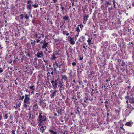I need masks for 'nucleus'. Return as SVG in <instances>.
Returning <instances> with one entry per match:
<instances>
[{
	"instance_id": "1",
	"label": "nucleus",
	"mask_w": 134,
	"mask_h": 134,
	"mask_svg": "<svg viewBox=\"0 0 134 134\" xmlns=\"http://www.w3.org/2000/svg\"><path fill=\"white\" fill-rule=\"evenodd\" d=\"M24 18L28 20H29V16L27 14L23 13L15 18L16 20L20 24L24 23L25 21H24Z\"/></svg>"
},
{
	"instance_id": "2",
	"label": "nucleus",
	"mask_w": 134,
	"mask_h": 134,
	"mask_svg": "<svg viewBox=\"0 0 134 134\" xmlns=\"http://www.w3.org/2000/svg\"><path fill=\"white\" fill-rule=\"evenodd\" d=\"M61 52V51L59 49L54 50L53 53L51 55L50 60L52 61L55 60L60 56Z\"/></svg>"
},
{
	"instance_id": "3",
	"label": "nucleus",
	"mask_w": 134,
	"mask_h": 134,
	"mask_svg": "<svg viewBox=\"0 0 134 134\" xmlns=\"http://www.w3.org/2000/svg\"><path fill=\"white\" fill-rule=\"evenodd\" d=\"M32 99L30 98L29 94H25L23 101V107L25 108H27L28 105H30L32 101Z\"/></svg>"
},
{
	"instance_id": "4",
	"label": "nucleus",
	"mask_w": 134,
	"mask_h": 134,
	"mask_svg": "<svg viewBox=\"0 0 134 134\" xmlns=\"http://www.w3.org/2000/svg\"><path fill=\"white\" fill-rule=\"evenodd\" d=\"M32 99L30 98L29 94H25L23 101V107L25 108H27L28 105H30L32 101Z\"/></svg>"
},
{
	"instance_id": "5",
	"label": "nucleus",
	"mask_w": 134,
	"mask_h": 134,
	"mask_svg": "<svg viewBox=\"0 0 134 134\" xmlns=\"http://www.w3.org/2000/svg\"><path fill=\"white\" fill-rule=\"evenodd\" d=\"M53 65L54 68V71H57L56 69L58 67L60 68L59 70H60V68L62 66V64L58 60H57L53 63Z\"/></svg>"
},
{
	"instance_id": "6",
	"label": "nucleus",
	"mask_w": 134,
	"mask_h": 134,
	"mask_svg": "<svg viewBox=\"0 0 134 134\" xmlns=\"http://www.w3.org/2000/svg\"><path fill=\"white\" fill-rule=\"evenodd\" d=\"M71 99L73 102L75 103L76 105L75 107H76L77 109L80 108L79 105L78 104V100H77L76 96L75 95H73Z\"/></svg>"
},
{
	"instance_id": "7",
	"label": "nucleus",
	"mask_w": 134,
	"mask_h": 134,
	"mask_svg": "<svg viewBox=\"0 0 134 134\" xmlns=\"http://www.w3.org/2000/svg\"><path fill=\"white\" fill-rule=\"evenodd\" d=\"M49 43L48 42H46V39H44L43 41V45L42 46V49H44L45 48L47 47Z\"/></svg>"
},
{
	"instance_id": "8",
	"label": "nucleus",
	"mask_w": 134,
	"mask_h": 134,
	"mask_svg": "<svg viewBox=\"0 0 134 134\" xmlns=\"http://www.w3.org/2000/svg\"><path fill=\"white\" fill-rule=\"evenodd\" d=\"M36 57L38 58H42L43 56V52L41 51L37 52L36 54Z\"/></svg>"
},
{
	"instance_id": "9",
	"label": "nucleus",
	"mask_w": 134,
	"mask_h": 134,
	"mask_svg": "<svg viewBox=\"0 0 134 134\" xmlns=\"http://www.w3.org/2000/svg\"><path fill=\"white\" fill-rule=\"evenodd\" d=\"M39 120L43 122V121H45L46 120V116H42L41 115V113H40V114L38 117Z\"/></svg>"
},
{
	"instance_id": "10",
	"label": "nucleus",
	"mask_w": 134,
	"mask_h": 134,
	"mask_svg": "<svg viewBox=\"0 0 134 134\" xmlns=\"http://www.w3.org/2000/svg\"><path fill=\"white\" fill-rule=\"evenodd\" d=\"M39 33L37 31L34 30L33 31V35L35 39L37 38L38 37V36Z\"/></svg>"
},
{
	"instance_id": "11",
	"label": "nucleus",
	"mask_w": 134,
	"mask_h": 134,
	"mask_svg": "<svg viewBox=\"0 0 134 134\" xmlns=\"http://www.w3.org/2000/svg\"><path fill=\"white\" fill-rule=\"evenodd\" d=\"M51 83L52 84V86L53 88H55L57 87V81L56 80L54 81L53 80L51 81Z\"/></svg>"
},
{
	"instance_id": "12",
	"label": "nucleus",
	"mask_w": 134,
	"mask_h": 134,
	"mask_svg": "<svg viewBox=\"0 0 134 134\" xmlns=\"http://www.w3.org/2000/svg\"><path fill=\"white\" fill-rule=\"evenodd\" d=\"M53 92L52 91V93L50 94V97L51 98H54V96L56 95V93L57 92V90H55L54 91L52 90Z\"/></svg>"
},
{
	"instance_id": "13",
	"label": "nucleus",
	"mask_w": 134,
	"mask_h": 134,
	"mask_svg": "<svg viewBox=\"0 0 134 134\" xmlns=\"http://www.w3.org/2000/svg\"><path fill=\"white\" fill-rule=\"evenodd\" d=\"M70 43L72 45H74L75 43L74 38L72 37H71L70 38L69 40Z\"/></svg>"
},
{
	"instance_id": "14",
	"label": "nucleus",
	"mask_w": 134,
	"mask_h": 134,
	"mask_svg": "<svg viewBox=\"0 0 134 134\" xmlns=\"http://www.w3.org/2000/svg\"><path fill=\"white\" fill-rule=\"evenodd\" d=\"M88 100V99L86 97H85V99H82L81 100V102L82 103H84L86 102L87 103Z\"/></svg>"
},
{
	"instance_id": "15",
	"label": "nucleus",
	"mask_w": 134,
	"mask_h": 134,
	"mask_svg": "<svg viewBox=\"0 0 134 134\" xmlns=\"http://www.w3.org/2000/svg\"><path fill=\"white\" fill-rule=\"evenodd\" d=\"M21 105L20 103L19 104H16L14 106V107L15 109H19L20 108V107Z\"/></svg>"
},
{
	"instance_id": "16",
	"label": "nucleus",
	"mask_w": 134,
	"mask_h": 134,
	"mask_svg": "<svg viewBox=\"0 0 134 134\" xmlns=\"http://www.w3.org/2000/svg\"><path fill=\"white\" fill-rule=\"evenodd\" d=\"M105 105V106L106 108H108V104L109 103L107 101V99H106V101L104 102V104Z\"/></svg>"
},
{
	"instance_id": "17",
	"label": "nucleus",
	"mask_w": 134,
	"mask_h": 134,
	"mask_svg": "<svg viewBox=\"0 0 134 134\" xmlns=\"http://www.w3.org/2000/svg\"><path fill=\"white\" fill-rule=\"evenodd\" d=\"M62 79H63L64 81H66L68 79V77L67 76L65 75H62Z\"/></svg>"
},
{
	"instance_id": "18",
	"label": "nucleus",
	"mask_w": 134,
	"mask_h": 134,
	"mask_svg": "<svg viewBox=\"0 0 134 134\" xmlns=\"http://www.w3.org/2000/svg\"><path fill=\"white\" fill-rule=\"evenodd\" d=\"M83 20L85 22L87 20H88L87 18L89 17V16L88 15H87V16H86V15H85L83 16Z\"/></svg>"
},
{
	"instance_id": "19",
	"label": "nucleus",
	"mask_w": 134,
	"mask_h": 134,
	"mask_svg": "<svg viewBox=\"0 0 134 134\" xmlns=\"http://www.w3.org/2000/svg\"><path fill=\"white\" fill-rule=\"evenodd\" d=\"M117 79L118 80V82L119 83H121L123 81V80L122 78H120V77H118L117 78Z\"/></svg>"
},
{
	"instance_id": "20",
	"label": "nucleus",
	"mask_w": 134,
	"mask_h": 134,
	"mask_svg": "<svg viewBox=\"0 0 134 134\" xmlns=\"http://www.w3.org/2000/svg\"><path fill=\"white\" fill-rule=\"evenodd\" d=\"M28 4V5H27V8L28 10H31L32 9V5L31 4Z\"/></svg>"
},
{
	"instance_id": "21",
	"label": "nucleus",
	"mask_w": 134,
	"mask_h": 134,
	"mask_svg": "<svg viewBox=\"0 0 134 134\" xmlns=\"http://www.w3.org/2000/svg\"><path fill=\"white\" fill-rule=\"evenodd\" d=\"M129 102L131 103H134V98H130L129 100Z\"/></svg>"
},
{
	"instance_id": "22",
	"label": "nucleus",
	"mask_w": 134,
	"mask_h": 134,
	"mask_svg": "<svg viewBox=\"0 0 134 134\" xmlns=\"http://www.w3.org/2000/svg\"><path fill=\"white\" fill-rule=\"evenodd\" d=\"M63 18L66 21L67 20H68V21L69 20V17L68 16H64L63 17Z\"/></svg>"
},
{
	"instance_id": "23",
	"label": "nucleus",
	"mask_w": 134,
	"mask_h": 134,
	"mask_svg": "<svg viewBox=\"0 0 134 134\" xmlns=\"http://www.w3.org/2000/svg\"><path fill=\"white\" fill-rule=\"evenodd\" d=\"M129 46L130 48H132L133 47V43L132 42H129Z\"/></svg>"
},
{
	"instance_id": "24",
	"label": "nucleus",
	"mask_w": 134,
	"mask_h": 134,
	"mask_svg": "<svg viewBox=\"0 0 134 134\" xmlns=\"http://www.w3.org/2000/svg\"><path fill=\"white\" fill-rule=\"evenodd\" d=\"M91 39H92V38H91V39H90V38H89L88 40H87V42L88 43V44L90 45L92 44L91 42Z\"/></svg>"
},
{
	"instance_id": "25",
	"label": "nucleus",
	"mask_w": 134,
	"mask_h": 134,
	"mask_svg": "<svg viewBox=\"0 0 134 134\" xmlns=\"http://www.w3.org/2000/svg\"><path fill=\"white\" fill-rule=\"evenodd\" d=\"M49 131L52 134H57V132L56 131H54L53 130L50 129Z\"/></svg>"
},
{
	"instance_id": "26",
	"label": "nucleus",
	"mask_w": 134,
	"mask_h": 134,
	"mask_svg": "<svg viewBox=\"0 0 134 134\" xmlns=\"http://www.w3.org/2000/svg\"><path fill=\"white\" fill-rule=\"evenodd\" d=\"M57 112L58 114L62 115L63 112V111L62 109H59V110L57 111Z\"/></svg>"
},
{
	"instance_id": "27",
	"label": "nucleus",
	"mask_w": 134,
	"mask_h": 134,
	"mask_svg": "<svg viewBox=\"0 0 134 134\" xmlns=\"http://www.w3.org/2000/svg\"><path fill=\"white\" fill-rule=\"evenodd\" d=\"M105 4L107 5H110L111 3L110 2H109L108 1H107V0L105 1Z\"/></svg>"
},
{
	"instance_id": "28",
	"label": "nucleus",
	"mask_w": 134,
	"mask_h": 134,
	"mask_svg": "<svg viewBox=\"0 0 134 134\" xmlns=\"http://www.w3.org/2000/svg\"><path fill=\"white\" fill-rule=\"evenodd\" d=\"M32 5L35 8H37L38 7V4L37 2H36L34 4H33Z\"/></svg>"
},
{
	"instance_id": "29",
	"label": "nucleus",
	"mask_w": 134,
	"mask_h": 134,
	"mask_svg": "<svg viewBox=\"0 0 134 134\" xmlns=\"http://www.w3.org/2000/svg\"><path fill=\"white\" fill-rule=\"evenodd\" d=\"M34 87H35L34 86V85H32V86H31L29 87V88L30 89V90H32L33 91H34V90H35V89Z\"/></svg>"
},
{
	"instance_id": "30",
	"label": "nucleus",
	"mask_w": 134,
	"mask_h": 134,
	"mask_svg": "<svg viewBox=\"0 0 134 134\" xmlns=\"http://www.w3.org/2000/svg\"><path fill=\"white\" fill-rule=\"evenodd\" d=\"M38 108V105L37 103L35 104L33 106V109H37Z\"/></svg>"
},
{
	"instance_id": "31",
	"label": "nucleus",
	"mask_w": 134,
	"mask_h": 134,
	"mask_svg": "<svg viewBox=\"0 0 134 134\" xmlns=\"http://www.w3.org/2000/svg\"><path fill=\"white\" fill-rule=\"evenodd\" d=\"M123 78L125 80H127L128 78V77L127 75H124L123 76Z\"/></svg>"
},
{
	"instance_id": "32",
	"label": "nucleus",
	"mask_w": 134,
	"mask_h": 134,
	"mask_svg": "<svg viewBox=\"0 0 134 134\" xmlns=\"http://www.w3.org/2000/svg\"><path fill=\"white\" fill-rule=\"evenodd\" d=\"M36 42V41L34 40L33 41L31 42V45L33 47H34V46H35V44Z\"/></svg>"
},
{
	"instance_id": "33",
	"label": "nucleus",
	"mask_w": 134,
	"mask_h": 134,
	"mask_svg": "<svg viewBox=\"0 0 134 134\" xmlns=\"http://www.w3.org/2000/svg\"><path fill=\"white\" fill-rule=\"evenodd\" d=\"M79 26H78V27H77L76 30H75V31H76L77 32H78V33H79L80 32V29H79Z\"/></svg>"
},
{
	"instance_id": "34",
	"label": "nucleus",
	"mask_w": 134,
	"mask_h": 134,
	"mask_svg": "<svg viewBox=\"0 0 134 134\" xmlns=\"http://www.w3.org/2000/svg\"><path fill=\"white\" fill-rule=\"evenodd\" d=\"M113 50L114 51H115L117 50V47L116 45H114L113 47L112 48Z\"/></svg>"
},
{
	"instance_id": "35",
	"label": "nucleus",
	"mask_w": 134,
	"mask_h": 134,
	"mask_svg": "<svg viewBox=\"0 0 134 134\" xmlns=\"http://www.w3.org/2000/svg\"><path fill=\"white\" fill-rule=\"evenodd\" d=\"M82 10H83V13H84L85 12V10L86 9V7H84V6H82Z\"/></svg>"
},
{
	"instance_id": "36",
	"label": "nucleus",
	"mask_w": 134,
	"mask_h": 134,
	"mask_svg": "<svg viewBox=\"0 0 134 134\" xmlns=\"http://www.w3.org/2000/svg\"><path fill=\"white\" fill-rule=\"evenodd\" d=\"M25 97V96L22 95L21 96H20V97L19 98V100H23V99H24Z\"/></svg>"
},
{
	"instance_id": "37",
	"label": "nucleus",
	"mask_w": 134,
	"mask_h": 134,
	"mask_svg": "<svg viewBox=\"0 0 134 134\" xmlns=\"http://www.w3.org/2000/svg\"><path fill=\"white\" fill-rule=\"evenodd\" d=\"M77 26H79V27H80V28L81 29V30H82L83 28V27L84 26L82 24L80 25H78Z\"/></svg>"
},
{
	"instance_id": "38",
	"label": "nucleus",
	"mask_w": 134,
	"mask_h": 134,
	"mask_svg": "<svg viewBox=\"0 0 134 134\" xmlns=\"http://www.w3.org/2000/svg\"><path fill=\"white\" fill-rule=\"evenodd\" d=\"M42 121H41L39 120L38 121V126H41L42 125Z\"/></svg>"
},
{
	"instance_id": "39",
	"label": "nucleus",
	"mask_w": 134,
	"mask_h": 134,
	"mask_svg": "<svg viewBox=\"0 0 134 134\" xmlns=\"http://www.w3.org/2000/svg\"><path fill=\"white\" fill-rule=\"evenodd\" d=\"M108 87V86L107 85V86H106V87L104 89H103L104 90V91L105 92H107L108 91V88H107Z\"/></svg>"
},
{
	"instance_id": "40",
	"label": "nucleus",
	"mask_w": 134,
	"mask_h": 134,
	"mask_svg": "<svg viewBox=\"0 0 134 134\" xmlns=\"http://www.w3.org/2000/svg\"><path fill=\"white\" fill-rule=\"evenodd\" d=\"M25 53H26V56H27L29 58L30 57V54L29 52H25Z\"/></svg>"
},
{
	"instance_id": "41",
	"label": "nucleus",
	"mask_w": 134,
	"mask_h": 134,
	"mask_svg": "<svg viewBox=\"0 0 134 134\" xmlns=\"http://www.w3.org/2000/svg\"><path fill=\"white\" fill-rule=\"evenodd\" d=\"M33 0H27L26 3L27 4H30L32 1Z\"/></svg>"
},
{
	"instance_id": "42",
	"label": "nucleus",
	"mask_w": 134,
	"mask_h": 134,
	"mask_svg": "<svg viewBox=\"0 0 134 134\" xmlns=\"http://www.w3.org/2000/svg\"><path fill=\"white\" fill-rule=\"evenodd\" d=\"M125 99L126 100H128L130 99V97L128 96H126L125 97Z\"/></svg>"
},
{
	"instance_id": "43",
	"label": "nucleus",
	"mask_w": 134,
	"mask_h": 134,
	"mask_svg": "<svg viewBox=\"0 0 134 134\" xmlns=\"http://www.w3.org/2000/svg\"><path fill=\"white\" fill-rule=\"evenodd\" d=\"M82 42L84 41L85 40V37L84 36H82L80 38Z\"/></svg>"
},
{
	"instance_id": "44",
	"label": "nucleus",
	"mask_w": 134,
	"mask_h": 134,
	"mask_svg": "<svg viewBox=\"0 0 134 134\" xmlns=\"http://www.w3.org/2000/svg\"><path fill=\"white\" fill-rule=\"evenodd\" d=\"M125 125H127V126H130L131 125L130 122H128L126 123L125 124Z\"/></svg>"
},
{
	"instance_id": "45",
	"label": "nucleus",
	"mask_w": 134,
	"mask_h": 134,
	"mask_svg": "<svg viewBox=\"0 0 134 134\" xmlns=\"http://www.w3.org/2000/svg\"><path fill=\"white\" fill-rule=\"evenodd\" d=\"M77 71L79 73H81L82 71L79 68L77 69Z\"/></svg>"
},
{
	"instance_id": "46",
	"label": "nucleus",
	"mask_w": 134,
	"mask_h": 134,
	"mask_svg": "<svg viewBox=\"0 0 134 134\" xmlns=\"http://www.w3.org/2000/svg\"><path fill=\"white\" fill-rule=\"evenodd\" d=\"M113 9V7H112L111 6V7H109L108 8V11H109V12H110V10H112Z\"/></svg>"
},
{
	"instance_id": "47",
	"label": "nucleus",
	"mask_w": 134,
	"mask_h": 134,
	"mask_svg": "<svg viewBox=\"0 0 134 134\" xmlns=\"http://www.w3.org/2000/svg\"><path fill=\"white\" fill-rule=\"evenodd\" d=\"M73 83H72L74 85L76 84V82L75 80L74 79L72 81Z\"/></svg>"
},
{
	"instance_id": "48",
	"label": "nucleus",
	"mask_w": 134,
	"mask_h": 134,
	"mask_svg": "<svg viewBox=\"0 0 134 134\" xmlns=\"http://www.w3.org/2000/svg\"><path fill=\"white\" fill-rule=\"evenodd\" d=\"M130 108V109H134V108L133 107H131V105H127V108Z\"/></svg>"
},
{
	"instance_id": "49",
	"label": "nucleus",
	"mask_w": 134,
	"mask_h": 134,
	"mask_svg": "<svg viewBox=\"0 0 134 134\" xmlns=\"http://www.w3.org/2000/svg\"><path fill=\"white\" fill-rule=\"evenodd\" d=\"M41 36V37L42 38H44V32L43 31L42 32V33L40 34Z\"/></svg>"
},
{
	"instance_id": "50",
	"label": "nucleus",
	"mask_w": 134,
	"mask_h": 134,
	"mask_svg": "<svg viewBox=\"0 0 134 134\" xmlns=\"http://www.w3.org/2000/svg\"><path fill=\"white\" fill-rule=\"evenodd\" d=\"M76 63L75 62H73L72 63V65L73 67H74L76 65Z\"/></svg>"
},
{
	"instance_id": "51",
	"label": "nucleus",
	"mask_w": 134,
	"mask_h": 134,
	"mask_svg": "<svg viewBox=\"0 0 134 134\" xmlns=\"http://www.w3.org/2000/svg\"><path fill=\"white\" fill-rule=\"evenodd\" d=\"M1 37L3 38H4L5 37L6 40H7V37L6 36L4 37L2 35L1 36Z\"/></svg>"
},
{
	"instance_id": "52",
	"label": "nucleus",
	"mask_w": 134,
	"mask_h": 134,
	"mask_svg": "<svg viewBox=\"0 0 134 134\" xmlns=\"http://www.w3.org/2000/svg\"><path fill=\"white\" fill-rule=\"evenodd\" d=\"M120 69L121 70V71L122 72H124V70H125V69H124L123 68H120Z\"/></svg>"
},
{
	"instance_id": "53",
	"label": "nucleus",
	"mask_w": 134,
	"mask_h": 134,
	"mask_svg": "<svg viewBox=\"0 0 134 134\" xmlns=\"http://www.w3.org/2000/svg\"><path fill=\"white\" fill-rule=\"evenodd\" d=\"M54 42H57L59 41V40L58 39H55L54 40Z\"/></svg>"
},
{
	"instance_id": "54",
	"label": "nucleus",
	"mask_w": 134,
	"mask_h": 134,
	"mask_svg": "<svg viewBox=\"0 0 134 134\" xmlns=\"http://www.w3.org/2000/svg\"><path fill=\"white\" fill-rule=\"evenodd\" d=\"M67 31H63V32H62V33L64 35H65V34H66V33H67Z\"/></svg>"
},
{
	"instance_id": "55",
	"label": "nucleus",
	"mask_w": 134,
	"mask_h": 134,
	"mask_svg": "<svg viewBox=\"0 0 134 134\" xmlns=\"http://www.w3.org/2000/svg\"><path fill=\"white\" fill-rule=\"evenodd\" d=\"M28 115H29V119L31 120V119H32V118L31 117V114L30 113H29L28 114Z\"/></svg>"
},
{
	"instance_id": "56",
	"label": "nucleus",
	"mask_w": 134,
	"mask_h": 134,
	"mask_svg": "<svg viewBox=\"0 0 134 134\" xmlns=\"http://www.w3.org/2000/svg\"><path fill=\"white\" fill-rule=\"evenodd\" d=\"M87 47V45H86V46H83V48H84V49L85 50H86L87 49L86 48V47Z\"/></svg>"
},
{
	"instance_id": "57",
	"label": "nucleus",
	"mask_w": 134,
	"mask_h": 134,
	"mask_svg": "<svg viewBox=\"0 0 134 134\" xmlns=\"http://www.w3.org/2000/svg\"><path fill=\"white\" fill-rule=\"evenodd\" d=\"M18 79V78H16V79L14 80V81L15 82L14 83H15L16 85H18V83L17 82H16V80Z\"/></svg>"
},
{
	"instance_id": "58",
	"label": "nucleus",
	"mask_w": 134,
	"mask_h": 134,
	"mask_svg": "<svg viewBox=\"0 0 134 134\" xmlns=\"http://www.w3.org/2000/svg\"><path fill=\"white\" fill-rule=\"evenodd\" d=\"M83 84V82L82 81H80L79 82V85H82Z\"/></svg>"
},
{
	"instance_id": "59",
	"label": "nucleus",
	"mask_w": 134,
	"mask_h": 134,
	"mask_svg": "<svg viewBox=\"0 0 134 134\" xmlns=\"http://www.w3.org/2000/svg\"><path fill=\"white\" fill-rule=\"evenodd\" d=\"M8 34L7 33V32H4L3 33V35L5 36V37L7 36Z\"/></svg>"
},
{
	"instance_id": "60",
	"label": "nucleus",
	"mask_w": 134,
	"mask_h": 134,
	"mask_svg": "<svg viewBox=\"0 0 134 134\" xmlns=\"http://www.w3.org/2000/svg\"><path fill=\"white\" fill-rule=\"evenodd\" d=\"M41 40V39H39L38 38L37 40H36V42L37 43H39V42Z\"/></svg>"
},
{
	"instance_id": "61",
	"label": "nucleus",
	"mask_w": 134,
	"mask_h": 134,
	"mask_svg": "<svg viewBox=\"0 0 134 134\" xmlns=\"http://www.w3.org/2000/svg\"><path fill=\"white\" fill-rule=\"evenodd\" d=\"M61 8L62 10L63 11L64 9V7L62 5H61Z\"/></svg>"
},
{
	"instance_id": "62",
	"label": "nucleus",
	"mask_w": 134,
	"mask_h": 134,
	"mask_svg": "<svg viewBox=\"0 0 134 134\" xmlns=\"http://www.w3.org/2000/svg\"><path fill=\"white\" fill-rule=\"evenodd\" d=\"M122 61L123 63L122 64H121V65L122 66H123L124 65V64L125 63V62L123 60H122Z\"/></svg>"
},
{
	"instance_id": "63",
	"label": "nucleus",
	"mask_w": 134,
	"mask_h": 134,
	"mask_svg": "<svg viewBox=\"0 0 134 134\" xmlns=\"http://www.w3.org/2000/svg\"><path fill=\"white\" fill-rule=\"evenodd\" d=\"M15 130H12L11 131V132L13 134H15Z\"/></svg>"
},
{
	"instance_id": "64",
	"label": "nucleus",
	"mask_w": 134,
	"mask_h": 134,
	"mask_svg": "<svg viewBox=\"0 0 134 134\" xmlns=\"http://www.w3.org/2000/svg\"><path fill=\"white\" fill-rule=\"evenodd\" d=\"M36 97L37 98H38L39 97V96L38 95H39V93H36Z\"/></svg>"
}]
</instances>
